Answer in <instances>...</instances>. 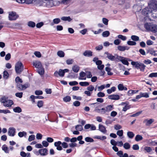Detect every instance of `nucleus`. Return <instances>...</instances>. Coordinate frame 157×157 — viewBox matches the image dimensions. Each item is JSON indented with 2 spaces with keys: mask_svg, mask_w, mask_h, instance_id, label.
Returning a JSON list of instances; mask_svg holds the SVG:
<instances>
[{
  "mask_svg": "<svg viewBox=\"0 0 157 157\" xmlns=\"http://www.w3.org/2000/svg\"><path fill=\"white\" fill-rule=\"evenodd\" d=\"M35 55L37 57L40 58L41 56V55L39 52L36 51L34 52Z\"/></svg>",
  "mask_w": 157,
  "mask_h": 157,
  "instance_id": "nucleus-53",
  "label": "nucleus"
},
{
  "mask_svg": "<svg viewBox=\"0 0 157 157\" xmlns=\"http://www.w3.org/2000/svg\"><path fill=\"white\" fill-rule=\"evenodd\" d=\"M105 54L107 55V58L111 61H113L116 59H117V57H115V56H113L111 54L107 52H105Z\"/></svg>",
  "mask_w": 157,
  "mask_h": 157,
  "instance_id": "nucleus-7",
  "label": "nucleus"
},
{
  "mask_svg": "<svg viewBox=\"0 0 157 157\" xmlns=\"http://www.w3.org/2000/svg\"><path fill=\"white\" fill-rule=\"evenodd\" d=\"M132 148L134 150H138L139 149V145L137 144L133 145Z\"/></svg>",
  "mask_w": 157,
  "mask_h": 157,
  "instance_id": "nucleus-63",
  "label": "nucleus"
},
{
  "mask_svg": "<svg viewBox=\"0 0 157 157\" xmlns=\"http://www.w3.org/2000/svg\"><path fill=\"white\" fill-rule=\"evenodd\" d=\"M127 43L129 45H135L136 44V43L135 42L132 41H128Z\"/></svg>",
  "mask_w": 157,
  "mask_h": 157,
  "instance_id": "nucleus-48",
  "label": "nucleus"
},
{
  "mask_svg": "<svg viewBox=\"0 0 157 157\" xmlns=\"http://www.w3.org/2000/svg\"><path fill=\"white\" fill-rule=\"evenodd\" d=\"M152 25L150 23H145L144 24V27L147 30L150 31Z\"/></svg>",
  "mask_w": 157,
  "mask_h": 157,
  "instance_id": "nucleus-24",
  "label": "nucleus"
},
{
  "mask_svg": "<svg viewBox=\"0 0 157 157\" xmlns=\"http://www.w3.org/2000/svg\"><path fill=\"white\" fill-rule=\"evenodd\" d=\"M38 152L41 156H44L48 154V150L45 148L39 150Z\"/></svg>",
  "mask_w": 157,
  "mask_h": 157,
  "instance_id": "nucleus-8",
  "label": "nucleus"
},
{
  "mask_svg": "<svg viewBox=\"0 0 157 157\" xmlns=\"http://www.w3.org/2000/svg\"><path fill=\"white\" fill-rule=\"evenodd\" d=\"M67 63L68 64H72L74 62V60L72 59H69L67 60L66 61Z\"/></svg>",
  "mask_w": 157,
  "mask_h": 157,
  "instance_id": "nucleus-54",
  "label": "nucleus"
},
{
  "mask_svg": "<svg viewBox=\"0 0 157 157\" xmlns=\"http://www.w3.org/2000/svg\"><path fill=\"white\" fill-rule=\"evenodd\" d=\"M23 93L22 92L17 93L15 95L16 97L21 98L22 97Z\"/></svg>",
  "mask_w": 157,
  "mask_h": 157,
  "instance_id": "nucleus-57",
  "label": "nucleus"
},
{
  "mask_svg": "<svg viewBox=\"0 0 157 157\" xmlns=\"http://www.w3.org/2000/svg\"><path fill=\"white\" fill-rule=\"evenodd\" d=\"M28 25L30 27L33 28L35 27L36 24L34 22L29 21L28 23Z\"/></svg>",
  "mask_w": 157,
  "mask_h": 157,
  "instance_id": "nucleus-36",
  "label": "nucleus"
},
{
  "mask_svg": "<svg viewBox=\"0 0 157 157\" xmlns=\"http://www.w3.org/2000/svg\"><path fill=\"white\" fill-rule=\"evenodd\" d=\"M63 101L65 102H68L71 100V97L69 96H66L63 98Z\"/></svg>",
  "mask_w": 157,
  "mask_h": 157,
  "instance_id": "nucleus-45",
  "label": "nucleus"
},
{
  "mask_svg": "<svg viewBox=\"0 0 157 157\" xmlns=\"http://www.w3.org/2000/svg\"><path fill=\"white\" fill-rule=\"evenodd\" d=\"M124 87L123 84H120L118 86V88L119 90H124Z\"/></svg>",
  "mask_w": 157,
  "mask_h": 157,
  "instance_id": "nucleus-64",
  "label": "nucleus"
},
{
  "mask_svg": "<svg viewBox=\"0 0 157 157\" xmlns=\"http://www.w3.org/2000/svg\"><path fill=\"white\" fill-rule=\"evenodd\" d=\"M35 94L36 95H40L43 94V92L40 90H36L35 92Z\"/></svg>",
  "mask_w": 157,
  "mask_h": 157,
  "instance_id": "nucleus-61",
  "label": "nucleus"
},
{
  "mask_svg": "<svg viewBox=\"0 0 157 157\" xmlns=\"http://www.w3.org/2000/svg\"><path fill=\"white\" fill-rule=\"evenodd\" d=\"M55 0H42L40 4L44 6L50 8L55 6Z\"/></svg>",
  "mask_w": 157,
  "mask_h": 157,
  "instance_id": "nucleus-2",
  "label": "nucleus"
},
{
  "mask_svg": "<svg viewBox=\"0 0 157 157\" xmlns=\"http://www.w3.org/2000/svg\"><path fill=\"white\" fill-rule=\"evenodd\" d=\"M9 75V74L7 71H4L3 77L5 79H7L8 78Z\"/></svg>",
  "mask_w": 157,
  "mask_h": 157,
  "instance_id": "nucleus-43",
  "label": "nucleus"
},
{
  "mask_svg": "<svg viewBox=\"0 0 157 157\" xmlns=\"http://www.w3.org/2000/svg\"><path fill=\"white\" fill-rule=\"evenodd\" d=\"M142 97H144L145 98H148L149 97V93H141Z\"/></svg>",
  "mask_w": 157,
  "mask_h": 157,
  "instance_id": "nucleus-41",
  "label": "nucleus"
},
{
  "mask_svg": "<svg viewBox=\"0 0 157 157\" xmlns=\"http://www.w3.org/2000/svg\"><path fill=\"white\" fill-rule=\"evenodd\" d=\"M27 135V133L26 132L23 131L22 132H19L18 133V136H19L20 137H23V136H24L25 137Z\"/></svg>",
  "mask_w": 157,
  "mask_h": 157,
  "instance_id": "nucleus-34",
  "label": "nucleus"
},
{
  "mask_svg": "<svg viewBox=\"0 0 157 157\" xmlns=\"http://www.w3.org/2000/svg\"><path fill=\"white\" fill-rule=\"evenodd\" d=\"M131 38L133 41H137L139 40V38L138 36L135 35H132L131 36Z\"/></svg>",
  "mask_w": 157,
  "mask_h": 157,
  "instance_id": "nucleus-39",
  "label": "nucleus"
},
{
  "mask_svg": "<svg viewBox=\"0 0 157 157\" xmlns=\"http://www.w3.org/2000/svg\"><path fill=\"white\" fill-rule=\"evenodd\" d=\"M150 31L153 33L157 32V25H156L152 24Z\"/></svg>",
  "mask_w": 157,
  "mask_h": 157,
  "instance_id": "nucleus-21",
  "label": "nucleus"
},
{
  "mask_svg": "<svg viewBox=\"0 0 157 157\" xmlns=\"http://www.w3.org/2000/svg\"><path fill=\"white\" fill-rule=\"evenodd\" d=\"M16 129L12 127H10L8 131V135L11 136H13L15 134Z\"/></svg>",
  "mask_w": 157,
  "mask_h": 157,
  "instance_id": "nucleus-6",
  "label": "nucleus"
},
{
  "mask_svg": "<svg viewBox=\"0 0 157 157\" xmlns=\"http://www.w3.org/2000/svg\"><path fill=\"white\" fill-rule=\"evenodd\" d=\"M62 142L60 141H58L55 142L54 146L56 147V149L59 151H61L62 150L63 148L60 145H62Z\"/></svg>",
  "mask_w": 157,
  "mask_h": 157,
  "instance_id": "nucleus-9",
  "label": "nucleus"
},
{
  "mask_svg": "<svg viewBox=\"0 0 157 157\" xmlns=\"http://www.w3.org/2000/svg\"><path fill=\"white\" fill-rule=\"evenodd\" d=\"M2 149L6 153H9V148L6 144H4L2 146Z\"/></svg>",
  "mask_w": 157,
  "mask_h": 157,
  "instance_id": "nucleus-20",
  "label": "nucleus"
},
{
  "mask_svg": "<svg viewBox=\"0 0 157 157\" xmlns=\"http://www.w3.org/2000/svg\"><path fill=\"white\" fill-rule=\"evenodd\" d=\"M59 75L62 77L64 76V72L63 70L60 69L59 70Z\"/></svg>",
  "mask_w": 157,
  "mask_h": 157,
  "instance_id": "nucleus-47",
  "label": "nucleus"
},
{
  "mask_svg": "<svg viewBox=\"0 0 157 157\" xmlns=\"http://www.w3.org/2000/svg\"><path fill=\"white\" fill-rule=\"evenodd\" d=\"M145 67L146 66L143 63H142L141 65H140L139 69H140L141 71H144Z\"/></svg>",
  "mask_w": 157,
  "mask_h": 157,
  "instance_id": "nucleus-50",
  "label": "nucleus"
},
{
  "mask_svg": "<svg viewBox=\"0 0 157 157\" xmlns=\"http://www.w3.org/2000/svg\"><path fill=\"white\" fill-rule=\"evenodd\" d=\"M157 12V3H151L148 5L147 7L143 9L142 11V13L145 16L150 13Z\"/></svg>",
  "mask_w": 157,
  "mask_h": 157,
  "instance_id": "nucleus-1",
  "label": "nucleus"
},
{
  "mask_svg": "<svg viewBox=\"0 0 157 157\" xmlns=\"http://www.w3.org/2000/svg\"><path fill=\"white\" fill-rule=\"evenodd\" d=\"M83 55L86 57H90L92 56V52L90 50H86L83 53Z\"/></svg>",
  "mask_w": 157,
  "mask_h": 157,
  "instance_id": "nucleus-18",
  "label": "nucleus"
},
{
  "mask_svg": "<svg viewBox=\"0 0 157 157\" xmlns=\"http://www.w3.org/2000/svg\"><path fill=\"white\" fill-rule=\"evenodd\" d=\"M116 88L114 86H113L110 89H108L107 90V93L108 94H110L113 92H114L115 91Z\"/></svg>",
  "mask_w": 157,
  "mask_h": 157,
  "instance_id": "nucleus-31",
  "label": "nucleus"
},
{
  "mask_svg": "<svg viewBox=\"0 0 157 157\" xmlns=\"http://www.w3.org/2000/svg\"><path fill=\"white\" fill-rule=\"evenodd\" d=\"M123 147L125 149H128L130 148V145L128 143L126 142L124 144Z\"/></svg>",
  "mask_w": 157,
  "mask_h": 157,
  "instance_id": "nucleus-42",
  "label": "nucleus"
},
{
  "mask_svg": "<svg viewBox=\"0 0 157 157\" xmlns=\"http://www.w3.org/2000/svg\"><path fill=\"white\" fill-rule=\"evenodd\" d=\"M8 99V98L5 96H3L0 99V101L1 103H3V105L4 106L5 104H6L7 101Z\"/></svg>",
  "mask_w": 157,
  "mask_h": 157,
  "instance_id": "nucleus-19",
  "label": "nucleus"
},
{
  "mask_svg": "<svg viewBox=\"0 0 157 157\" xmlns=\"http://www.w3.org/2000/svg\"><path fill=\"white\" fill-rule=\"evenodd\" d=\"M117 134L120 136H121L123 135V130H118L117 131Z\"/></svg>",
  "mask_w": 157,
  "mask_h": 157,
  "instance_id": "nucleus-62",
  "label": "nucleus"
},
{
  "mask_svg": "<svg viewBox=\"0 0 157 157\" xmlns=\"http://www.w3.org/2000/svg\"><path fill=\"white\" fill-rule=\"evenodd\" d=\"M113 105H109L106 106L105 108L106 111L107 112H109L112 111L113 109Z\"/></svg>",
  "mask_w": 157,
  "mask_h": 157,
  "instance_id": "nucleus-23",
  "label": "nucleus"
},
{
  "mask_svg": "<svg viewBox=\"0 0 157 157\" xmlns=\"http://www.w3.org/2000/svg\"><path fill=\"white\" fill-rule=\"evenodd\" d=\"M97 96L99 97H103L105 96V94L103 93L100 92L97 94Z\"/></svg>",
  "mask_w": 157,
  "mask_h": 157,
  "instance_id": "nucleus-55",
  "label": "nucleus"
},
{
  "mask_svg": "<svg viewBox=\"0 0 157 157\" xmlns=\"http://www.w3.org/2000/svg\"><path fill=\"white\" fill-rule=\"evenodd\" d=\"M73 71L75 72H78L79 70V67L78 65H75L72 67Z\"/></svg>",
  "mask_w": 157,
  "mask_h": 157,
  "instance_id": "nucleus-25",
  "label": "nucleus"
},
{
  "mask_svg": "<svg viewBox=\"0 0 157 157\" xmlns=\"http://www.w3.org/2000/svg\"><path fill=\"white\" fill-rule=\"evenodd\" d=\"M79 84L80 86H87L89 85V83L87 82H80L79 83Z\"/></svg>",
  "mask_w": 157,
  "mask_h": 157,
  "instance_id": "nucleus-37",
  "label": "nucleus"
},
{
  "mask_svg": "<svg viewBox=\"0 0 157 157\" xmlns=\"http://www.w3.org/2000/svg\"><path fill=\"white\" fill-rule=\"evenodd\" d=\"M86 73L83 71L79 73L80 77L78 78V79L80 80H85L86 79Z\"/></svg>",
  "mask_w": 157,
  "mask_h": 157,
  "instance_id": "nucleus-14",
  "label": "nucleus"
},
{
  "mask_svg": "<svg viewBox=\"0 0 157 157\" xmlns=\"http://www.w3.org/2000/svg\"><path fill=\"white\" fill-rule=\"evenodd\" d=\"M99 130L104 134L106 133L107 130L105 127L102 125L99 124Z\"/></svg>",
  "mask_w": 157,
  "mask_h": 157,
  "instance_id": "nucleus-11",
  "label": "nucleus"
},
{
  "mask_svg": "<svg viewBox=\"0 0 157 157\" xmlns=\"http://www.w3.org/2000/svg\"><path fill=\"white\" fill-rule=\"evenodd\" d=\"M57 55L60 57H63L65 56V53L62 51H59L57 52Z\"/></svg>",
  "mask_w": 157,
  "mask_h": 157,
  "instance_id": "nucleus-26",
  "label": "nucleus"
},
{
  "mask_svg": "<svg viewBox=\"0 0 157 157\" xmlns=\"http://www.w3.org/2000/svg\"><path fill=\"white\" fill-rule=\"evenodd\" d=\"M143 139V138L140 135H137L136 136V137L135 138V140L136 141H139L142 140Z\"/></svg>",
  "mask_w": 157,
  "mask_h": 157,
  "instance_id": "nucleus-35",
  "label": "nucleus"
},
{
  "mask_svg": "<svg viewBox=\"0 0 157 157\" xmlns=\"http://www.w3.org/2000/svg\"><path fill=\"white\" fill-rule=\"evenodd\" d=\"M110 34V33L108 31H106L102 33V36L104 37H107Z\"/></svg>",
  "mask_w": 157,
  "mask_h": 157,
  "instance_id": "nucleus-38",
  "label": "nucleus"
},
{
  "mask_svg": "<svg viewBox=\"0 0 157 157\" xmlns=\"http://www.w3.org/2000/svg\"><path fill=\"white\" fill-rule=\"evenodd\" d=\"M138 91V90H130L128 91V94L129 96H131L132 94L137 93Z\"/></svg>",
  "mask_w": 157,
  "mask_h": 157,
  "instance_id": "nucleus-29",
  "label": "nucleus"
},
{
  "mask_svg": "<svg viewBox=\"0 0 157 157\" xmlns=\"http://www.w3.org/2000/svg\"><path fill=\"white\" fill-rule=\"evenodd\" d=\"M8 17L10 20H15L18 17V16L16 14L15 12H11L9 13Z\"/></svg>",
  "mask_w": 157,
  "mask_h": 157,
  "instance_id": "nucleus-5",
  "label": "nucleus"
},
{
  "mask_svg": "<svg viewBox=\"0 0 157 157\" xmlns=\"http://www.w3.org/2000/svg\"><path fill=\"white\" fill-rule=\"evenodd\" d=\"M13 104V101L11 100L8 99L6 104H5L4 106L10 107Z\"/></svg>",
  "mask_w": 157,
  "mask_h": 157,
  "instance_id": "nucleus-15",
  "label": "nucleus"
},
{
  "mask_svg": "<svg viewBox=\"0 0 157 157\" xmlns=\"http://www.w3.org/2000/svg\"><path fill=\"white\" fill-rule=\"evenodd\" d=\"M24 69L22 63L20 62L17 63L15 66V70L17 74H20Z\"/></svg>",
  "mask_w": 157,
  "mask_h": 157,
  "instance_id": "nucleus-3",
  "label": "nucleus"
},
{
  "mask_svg": "<svg viewBox=\"0 0 157 157\" xmlns=\"http://www.w3.org/2000/svg\"><path fill=\"white\" fill-rule=\"evenodd\" d=\"M105 71H107L108 75H113V73L110 71L111 69L109 67H106L105 68Z\"/></svg>",
  "mask_w": 157,
  "mask_h": 157,
  "instance_id": "nucleus-33",
  "label": "nucleus"
},
{
  "mask_svg": "<svg viewBox=\"0 0 157 157\" xmlns=\"http://www.w3.org/2000/svg\"><path fill=\"white\" fill-rule=\"evenodd\" d=\"M44 102L42 101H39L37 102V106L40 108L42 107L43 105Z\"/></svg>",
  "mask_w": 157,
  "mask_h": 157,
  "instance_id": "nucleus-40",
  "label": "nucleus"
},
{
  "mask_svg": "<svg viewBox=\"0 0 157 157\" xmlns=\"http://www.w3.org/2000/svg\"><path fill=\"white\" fill-rule=\"evenodd\" d=\"M108 98L110 99L118 100L120 99V97L118 95L113 94L109 95Z\"/></svg>",
  "mask_w": 157,
  "mask_h": 157,
  "instance_id": "nucleus-12",
  "label": "nucleus"
},
{
  "mask_svg": "<svg viewBox=\"0 0 157 157\" xmlns=\"http://www.w3.org/2000/svg\"><path fill=\"white\" fill-rule=\"evenodd\" d=\"M75 129L76 130L81 131L83 130L82 126L80 124L77 125L75 127Z\"/></svg>",
  "mask_w": 157,
  "mask_h": 157,
  "instance_id": "nucleus-32",
  "label": "nucleus"
},
{
  "mask_svg": "<svg viewBox=\"0 0 157 157\" xmlns=\"http://www.w3.org/2000/svg\"><path fill=\"white\" fill-rule=\"evenodd\" d=\"M103 48V46L102 45H100L97 46H96L95 49L97 51H100L102 50Z\"/></svg>",
  "mask_w": 157,
  "mask_h": 157,
  "instance_id": "nucleus-58",
  "label": "nucleus"
},
{
  "mask_svg": "<svg viewBox=\"0 0 157 157\" xmlns=\"http://www.w3.org/2000/svg\"><path fill=\"white\" fill-rule=\"evenodd\" d=\"M127 135L129 138L132 139L134 136L135 134L132 132L129 131L127 132Z\"/></svg>",
  "mask_w": 157,
  "mask_h": 157,
  "instance_id": "nucleus-30",
  "label": "nucleus"
},
{
  "mask_svg": "<svg viewBox=\"0 0 157 157\" xmlns=\"http://www.w3.org/2000/svg\"><path fill=\"white\" fill-rule=\"evenodd\" d=\"M33 65L37 69L39 68H40L41 67H42L41 63L40 61H36L33 62Z\"/></svg>",
  "mask_w": 157,
  "mask_h": 157,
  "instance_id": "nucleus-10",
  "label": "nucleus"
},
{
  "mask_svg": "<svg viewBox=\"0 0 157 157\" xmlns=\"http://www.w3.org/2000/svg\"><path fill=\"white\" fill-rule=\"evenodd\" d=\"M35 139V136L34 135H31L28 138V140L29 141H31L34 140Z\"/></svg>",
  "mask_w": 157,
  "mask_h": 157,
  "instance_id": "nucleus-56",
  "label": "nucleus"
},
{
  "mask_svg": "<svg viewBox=\"0 0 157 157\" xmlns=\"http://www.w3.org/2000/svg\"><path fill=\"white\" fill-rule=\"evenodd\" d=\"M36 70L38 73L41 75H43L44 74V71L43 67L37 69Z\"/></svg>",
  "mask_w": 157,
  "mask_h": 157,
  "instance_id": "nucleus-22",
  "label": "nucleus"
},
{
  "mask_svg": "<svg viewBox=\"0 0 157 157\" xmlns=\"http://www.w3.org/2000/svg\"><path fill=\"white\" fill-rule=\"evenodd\" d=\"M44 24V23L42 22H41L39 23H37L36 25V27L37 28H40Z\"/></svg>",
  "mask_w": 157,
  "mask_h": 157,
  "instance_id": "nucleus-59",
  "label": "nucleus"
},
{
  "mask_svg": "<svg viewBox=\"0 0 157 157\" xmlns=\"http://www.w3.org/2000/svg\"><path fill=\"white\" fill-rule=\"evenodd\" d=\"M106 113V111L105 108H103L100 109L99 113L101 114H103L105 113Z\"/></svg>",
  "mask_w": 157,
  "mask_h": 157,
  "instance_id": "nucleus-46",
  "label": "nucleus"
},
{
  "mask_svg": "<svg viewBox=\"0 0 157 157\" xmlns=\"http://www.w3.org/2000/svg\"><path fill=\"white\" fill-rule=\"evenodd\" d=\"M61 19L64 21H68L70 22L72 20V19L70 17H63L61 18Z\"/></svg>",
  "mask_w": 157,
  "mask_h": 157,
  "instance_id": "nucleus-28",
  "label": "nucleus"
},
{
  "mask_svg": "<svg viewBox=\"0 0 157 157\" xmlns=\"http://www.w3.org/2000/svg\"><path fill=\"white\" fill-rule=\"evenodd\" d=\"M117 58L118 60L121 61L123 64L127 66L128 65L129 63L128 61V59L117 55Z\"/></svg>",
  "mask_w": 157,
  "mask_h": 157,
  "instance_id": "nucleus-4",
  "label": "nucleus"
},
{
  "mask_svg": "<svg viewBox=\"0 0 157 157\" xmlns=\"http://www.w3.org/2000/svg\"><path fill=\"white\" fill-rule=\"evenodd\" d=\"M149 77L151 78L157 77V72L152 73L150 74L149 75Z\"/></svg>",
  "mask_w": 157,
  "mask_h": 157,
  "instance_id": "nucleus-51",
  "label": "nucleus"
},
{
  "mask_svg": "<svg viewBox=\"0 0 157 157\" xmlns=\"http://www.w3.org/2000/svg\"><path fill=\"white\" fill-rule=\"evenodd\" d=\"M85 140L86 142H93L94 141V140L92 138L88 137H86V138H85Z\"/></svg>",
  "mask_w": 157,
  "mask_h": 157,
  "instance_id": "nucleus-44",
  "label": "nucleus"
},
{
  "mask_svg": "<svg viewBox=\"0 0 157 157\" xmlns=\"http://www.w3.org/2000/svg\"><path fill=\"white\" fill-rule=\"evenodd\" d=\"M154 121V120L152 119L144 120L143 121V123L145 124L146 126H149Z\"/></svg>",
  "mask_w": 157,
  "mask_h": 157,
  "instance_id": "nucleus-13",
  "label": "nucleus"
},
{
  "mask_svg": "<svg viewBox=\"0 0 157 157\" xmlns=\"http://www.w3.org/2000/svg\"><path fill=\"white\" fill-rule=\"evenodd\" d=\"M131 64L133 66H134L137 69H139L140 65L142 64L140 62H137L132 61L131 63Z\"/></svg>",
  "mask_w": 157,
  "mask_h": 157,
  "instance_id": "nucleus-16",
  "label": "nucleus"
},
{
  "mask_svg": "<svg viewBox=\"0 0 157 157\" xmlns=\"http://www.w3.org/2000/svg\"><path fill=\"white\" fill-rule=\"evenodd\" d=\"M42 144L43 145V147L44 146L45 147H47L49 145L48 142L47 141L45 140L43 141L42 142Z\"/></svg>",
  "mask_w": 157,
  "mask_h": 157,
  "instance_id": "nucleus-52",
  "label": "nucleus"
},
{
  "mask_svg": "<svg viewBox=\"0 0 157 157\" xmlns=\"http://www.w3.org/2000/svg\"><path fill=\"white\" fill-rule=\"evenodd\" d=\"M94 89V87L92 85H90L87 88V90L90 92H92Z\"/></svg>",
  "mask_w": 157,
  "mask_h": 157,
  "instance_id": "nucleus-49",
  "label": "nucleus"
},
{
  "mask_svg": "<svg viewBox=\"0 0 157 157\" xmlns=\"http://www.w3.org/2000/svg\"><path fill=\"white\" fill-rule=\"evenodd\" d=\"M69 85L70 86H74V85H76L77 84H78V82L76 81H72L70 82L69 83Z\"/></svg>",
  "mask_w": 157,
  "mask_h": 157,
  "instance_id": "nucleus-60",
  "label": "nucleus"
},
{
  "mask_svg": "<svg viewBox=\"0 0 157 157\" xmlns=\"http://www.w3.org/2000/svg\"><path fill=\"white\" fill-rule=\"evenodd\" d=\"M13 111L15 113H20L21 112L22 110L19 107H16L13 109Z\"/></svg>",
  "mask_w": 157,
  "mask_h": 157,
  "instance_id": "nucleus-27",
  "label": "nucleus"
},
{
  "mask_svg": "<svg viewBox=\"0 0 157 157\" xmlns=\"http://www.w3.org/2000/svg\"><path fill=\"white\" fill-rule=\"evenodd\" d=\"M117 48L119 50L122 51H124L126 50H128L129 49V47L128 46H121V45L118 46Z\"/></svg>",
  "mask_w": 157,
  "mask_h": 157,
  "instance_id": "nucleus-17",
  "label": "nucleus"
}]
</instances>
